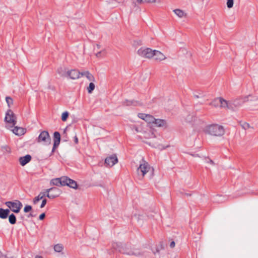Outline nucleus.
<instances>
[{"label": "nucleus", "instance_id": "1", "mask_svg": "<svg viewBox=\"0 0 258 258\" xmlns=\"http://www.w3.org/2000/svg\"><path fill=\"white\" fill-rule=\"evenodd\" d=\"M111 245L113 249L124 254L136 256L143 254V252L140 249L132 248L130 244L128 243L122 244L120 242H113Z\"/></svg>", "mask_w": 258, "mask_h": 258}, {"label": "nucleus", "instance_id": "2", "mask_svg": "<svg viewBox=\"0 0 258 258\" xmlns=\"http://www.w3.org/2000/svg\"><path fill=\"white\" fill-rule=\"evenodd\" d=\"M205 132L212 136H222L225 133V130L222 125L213 124L206 126Z\"/></svg>", "mask_w": 258, "mask_h": 258}, {"label": "nucleus", "instance_id": "3", "mask_svg": "<svg viewBox=\"0 0 258 258\" xmlns=\"http://www.w3.org/2000/svg\"><path fill=\"white\" fill-rule=\"evenodd\" d=\"M250 95L241 97L233 101H227V106H226V109H228L232 111L236 110L238 108L241 106L242 104L248 100V97Z\"/></svg>", "mask_w": 258, "mask_h": 258}, {"label": "nucleus", "instance_id": "4", "mask_svg": "<svg viewBox=\"0 0 258 258\" xmlns=\"http://www.w3.org/2000/svg\"><path fill=\"white\" fill-rule=\"evenodd\" d=\"M5 205L9 208L8 209L15 213H18L23 207L22 203L19 200L8 201L5 203Z\"/></svg>", "mask_w": 258, "mask_h": 258}, {"label": "nucleus", "instance_id": "5", "mask_svg": "<svg viewBox=\"0 0 258 258\" xmlns=\"http://www.w3.org/2000/svg\"><path fill=\"white\" fill-rule=\"evenodd\" d=\"M150 169V166L148 162H146L143 158L139 167L137 169V173L139 176L143 177L146 173H147Z\"/></svg>", "mask_w": 258, "mask_h": 258}, {"label": "nucleus", "instance_id": "6", "mask_svg": "<svg viewBox=\"0 0 258 258\" xmlns=\"http://www.w3.org/2000/svg\"><path fill=\"white\" fill-rule=\"evenodd\" d=\"M37 142L42 143L44 145H48L51 143V138L47 131H42L37 139Z\"/></svg>", "mask_w": 258, "mask_h": 258}, {"label": "nucleus", "instance_id": "7", "mask_svg": "<svg viewBox=\"0 0 258 258\" xmlns=\"http://www.w3.org/2000/svg\"><path fill=\"white\" fill-rule=\"evenodd\" d=\"M138 54L143 57L150 58L153 57V50L149 48H141L138 50Z\"/></svg>", "mask_w": 258, "mask_h": 258}, {"label": "nucleus", "instance_id": "8", "mask_svg": "<svg viewBox=\"0 0 258 258\" xmlns=\"http://www.w3.org/2000/svg\"><path fill=\"white\" fill-rule=\"evenodd\" d=\"M47 197L53 199L59 196L61 190L57 187H53L46 189Z\"/></svg>", "mask_w": 258, "mask_h": 258}, {"label": "nucleus", "instance_id": "9", "mask_svg": "<svg viewBox=\"0 0 258 258\" xmlns=\"http://www.w3.org/2000/svg\"><path fill=\"white\" fill-rule=\"evenodd\" d=\"M210 104L214 107H220L221 108H226L227 106V101L223 98L219 97L213 100Z\"/></svg>", "mask_w": 258, "mask_h": 258}, {"label": "nucleus", "instance_id": "10", "mask_svg": "<svg viewBox=\"0 0 258 258\" xmlns=\"http://www.w3.org/2000/svg\"><path fill=\"white\" fill-rule=\"evenodd\" d=\"M5 120L6 122L12 123L13 125L16 124V116H15L13 112L11 110L9 109L6 114Z\"/></svg>", "mask_w": 258, "mask_h": 258}, {"label": "nucleus", "instance_id": "11", "mask_svg": "<svg viewBox=\"0 0 258 258\" xmlns=\"http://www.w3.org/2000/svg\"><path fill=\"white\" fill-rule=\"evenodd\" d=\"M82 72H80L77 70H72L68 71L67 73V76L73 80H76L80 78L81 76Z\"/></svg>", "mask_w": 258, "mask_h": 258}, {"label": "nucleus", "instance_id": "12", "mask_svg": "<svg viewBox=\"0 0 258 258\" xmlns=\"http://www.w3.org/2000/svg\"><path fill=\"white\" fill-rule=\"evenodd\" d=\"M138 116L140 118L145 120L146 122L149 123H153V121L155 120V118L154 116L150 114L139 113H138Z\"/></svg>", "mask_w": 258, "mask_h": 258}, {"label": "nucleus", "instance_id": "13", "mask_svg": "<svg viewBox=\"0 0 258 258\" xmlns=\"http://www.w3.org/2000/svg\"><path fill=\"white\" fill-rule=\"evenodd\" d=\"M118 161L117 157L115 155H112L107 157L105 160V164L107 166L112 167L115 165Z\"/></svg>", "mask_w": 258, "mask_h": 258}, {"label": "nucleus", "instance_id": "14", "mask_svg": "<svg viewBox=\"0 0 258 258\" xmlns=\"http://www.w3.org/2000/svg\"><path fill=\"white\" fill-rule=\"evenodd\" d=\"M65 176H61L59 178L52 179L50 181V184L56 186H65Z\"/></svg>", "mask_w": 258, "mask_h": 258}, {"label": "nucleus", "instance_id": "15", "mask_svg": "<svg viewBox=\"0 0 258 258\" xmlns=\"http://www.w3.org/2000/svg\"><path fill=\"white\" fill-rule=\"evenodd\" d=\"M64 183L65 185L68 186L71 188L74 189H77L78 187L77 183L76 181L69 178L67 176H65L64 178Z\"/></svg>", "mask_w": 258, "mask_h": 258}, {"label": "nucleus", "instance_id": "16", "mask_svg": "<svg viewBox=\"0 0 258 258\" xmlns=\"http://www.w3.org/2000/svg\"><path fill=\"white\" fill-rule=\"evenodd\" d=\"M154 58L157 61H161L166 58L165 56L160 51L156 50H153Z\"/></svg>", "mask_w": 258, "mask_h": 258}, {"label": "nucleus", "instance_id": "17", "mask_svg": "<svg viewBox=\"0 0 258 258\" xmlns=\"http://www.w3.org/2000/svg\"><path fill=\"white\" fill-rule=\"evenodd\" d=\"M31 156L28 154L25 156L20 157L19 160L20 164L22 166H24L31 161Z\"/></svg>", "mask_w": 258, "mask_h": 258}, {"label": "nucleus", "instance_id": "18", "mask_svg": "<svg viewBox=\"0 0 258 258\" xmlns=\"http://www.w3.org/2000/svg\"><path fill=\"white\" fill-rule=\"evenodd\" d=\"M10 213V210L0 208V218L5 219L8 218Z\"/></svg>", "mask_w": 258, "mask_h": 258}, {"label": "nucleus", "instance_id": "19", "mask_svg": "<svg viewBox=\"0 0 258 258\" xmlns=\"http://www.w3.org/2000/svg\"><path fill=\"white\" fill-rule=\"evenodd\" d=\"M60 141V135L59 132H55L53 134V144L55 146H58L59 145Z\"/></svg>", "mask_w": 258, "mask_h": 258}, {"label": "nucleus", "instance_id": "20", "mask_svg": "<svg viewBox=\"0 0 258 258\" xmlns=\"http://www.w3.org/2000/svg\"><path fill=\"white\" fill-rule=\"evenodd\" d=\"M13 132L16 135L21 136L25 133L24 129L23 127L15 126Z\"/></svg>", "mask_w": 258, "mask_h": 258}, {"label": "nucleus", "instance_id": "21", "mask_svg": "<svg viewBox=\"0 0 258 258\" xmlns=\"http://www.w3.org/2000/svg\"><path fill=\"white\" fill-rule=\"evenodd\" d=\"M81 76H85L89 81H95V78L94 76L88 71H85L82 72Z\"/></svg>", "mask_w": 258, "mask_h": 258}, {"label": "nucleus", "instance_id": "22", "mask_svg": "<svg viewBox=\"0 0 258 258\" xmlns=\"http://www.w3.org/2000/svg\"><path fill=\"white\" fill-rule=\"evenodd\" d=\"M153 123H154L156 126L162 127L166 124V121L163 119L155 118Z\"/></svg>", "mask_w": 258, "mask_h": 258}, {"label": "nucleus", "instance_id": "23", "mask_svg": "<svg viewBox=\"0 0 258 258\" xmlns=\"http://www.w3.org/2000/svg\"><path fill=\"white\" fill-rule=\"evenodd\" d=\"M123 104L126 105V106H129V105L137 106V105H141V103L137 101L126 100L123 102Z\"/></svg>", "mask_w": 258, "mask_h": 258}, {"label": "nucleus", "instance_id": "24", "mask_svg": "<svg viewBox=\"0 0 258 258\" xmlns=\"http://www.w3.org/2000/svg\"><path fill=\"white\" fill-rule=\"evenodd\" d=\"M174 13L180 18L186 17V14L182 10L180 9H175L173 11Z\"/></svg>", "mask_w": 258, "mask_h": 258}, {"label": "nucleus", "instance_id": "25", "mask_svg": "<svg viewBox=\"0 0 258 258\" xmlns=\"http://www.w3.org/2000/svg\"><path fill=\"white\" fill-rule=\"evenodd\" d=\"M9 222L12 225H14L16 223V217L14 214L9 215Z\"/></svg>", "mask_w": 258, "mask_h": 258}, {"label": "nucleus", "instance_id": "26", "mask_svg": "<svg viewBox=\"0 0 258 258\" xmlns=\"http://www.w3.org/2000/svg\"><path fill=\"white\" fill-rule=\"evenodd\" d=\"M45 197V195L41 192L37 197H36L33 201L34 204H37V203L41 200H42Z\"/></svg>", "mask_w": 258, "mask_h": 258}, {"label": "nucleus", "instance_id": "27", "mask_svg": "<svg viewBox=\"0 0 258 258\" xmlns=\"http://www.w3.org/2000/svg\"><path fill=\"white\" fill-rule=\"evenodd\" d=\"M224 197L221 195H216L213 197V201L216 203H222L224 201Z\"/></svg>", "mask_w": 258, "mask_h": 258}, {"label": "nucleus", "instance_id": "28", "mask_svg": "<svg viewBox=\"0 0 258 258\" xmlns=\"http://www.w3.org/2000/svg\"><path fill=\"white\" fill-rule=\"evenodd\" d=\"M63 248V246L61 244H57L54 246V251L57 252H61Z\"/></svg>", "mask_w": 258, "mask_h": 258}, {"label": "nucleus", "instance_id": "29", "mask_svg": "<svg viewBox=\"0 0 258 258\" xmlns=\"http://www.w3.org/2000/svg\"><path fill=\"white\" fill-rule=\"evenodd\" d=\"M95 89V85L93 82H91L87 88V91L89 93H91Z\"/></svg>", "mask_w": 258, "mask_h": 258}, {"label": "nucleus", "instance_id": "30", "mask_svg": "<svg viewBox=\"0 0 258 258\" xmlns=\"http://www.w3.org/2000/svg\"><path fill=\"white\" fill-rule=\"evenodd\" d=\"M138 3L143 4V3H155L156 0H137Z\"/></svg>", "mask_w": 258, "mask_h": 258}, {"label": "nucleus", "instance_id": "31", "mask_svg": "<svg viewBox=\"0 0 258 258\" xmlns=\"http://www.w3.org/2000/svg\"><path fill=\"white\" fill-rule=\"evenodd\" d=\"M6 101L7 103L8 104V106L9 107H10L11 105L13 103V99L9 96L6 97Z\"/></svg>", "mask_w": 258, "mask_h": 258}, {"label": "nucleus", "instance_id": "32", "mask_svg": "<svg viewBox=\"0 0 258 258\" xmlns=\"http://www.w3.org/2000/svg\"><path fill=\"white\" fill-rule=\"evenodd\" d=\"M69 113L68 111L63 112L61 115V120L63 121H66L69 117Z\"/></svg>", "mask_w": 258, "mask_h": 258}, {"label": "nucleus", "instance_id": "33", "mask_svg": "<svg viewBox=\"0 0 258 258\" xmlns=\"http://www.w3.org/2000/svg\"><path fill=\"white\" fill-rule=\"evenodd\" d=\"M234 4L233 0H227V7L228 8L230 9L233 7Z\"/></svg>", "mask_w": 258, "mask_h": 258}, {"label": "nucleus", "instance_id": "34", "mask_svg": "<svg viewBox=\"0 0 258 258\" xmlns=\"http://www.w3.org/2000/svg\"><path fill=\"white\" fill-rule=\"evenodd\" d=\"M106 53L104 50L99 51L96 53V56L97 57H100L105 56Z\"/></svg>", "mask_w": 258, "mask_h": 258}, {"label": "nucleus", "instance_id": "35", "mask_svg": "<svg viewBox=\"0 0 258 258\" xmlns=\"http://www.w3.org/2000/svg\"><path fill=\"white\" fill-rule=\"evenodd\" d=\"M32 210V207L30 205H27L24 207V211L25 213H28Z\"/></svg>", "mask_w": 258, "mask_h": 258}, {"label": "nucleus", "instance_id": "36", "mask_svg": "<svg viewBox=\"0 0 258 258\" xmlns=\"http://www.w3.org/2000/svg\"><path fill=\"white\" fill-rule=\"evenodd\" d=\"M205 162L207 163H210L212 165L215 164L214 161L209 158H205Z\"/></svg>", "mask_w": 258, "mask_h": 258}, {"label": "nucleus", "instance_id": "37", "mask_svg": "<svg viewBox=\"0 0 258 258\" xmlns=\"http://www.w3.org/2000/svg\"><path fill=\"white\" fill-rule=\"evenodd\" d=\"M46 203H47V200H46V199H43V200H42V203H41V205H40V208H43V207L45 206V205H46Z\"/></svg>", "mask_w": 258, "mask_h": 258}, {"label": "nucleus", "instance_id": "38", "mask_svg": "<svg viewBox=\"0 0 258 258\" xmlns=\"http://www.w3.org/2000/svg\"><path fill=\"white\" fill-rule=\"evenodd\" d=\"M243 128H244L245 130L248 128L249 127V124L246 122L243 123V124L242 125Z\"/></svg>", "mask_w": 258, "mask_h": 258}, {"label": "nucleus", "instance_id": "39", "mask_svg": "<svg viewBox=\"0 0 258 258\" xmlns=\"http://www.w3.org/2000/svg\"><path fill=\"white\" fill-rule=\"evenodd\" d=\"M57 73L61 76H64V74L62 72V69L60 68L59 69L57 70Z\"/></svg>", "mask_w": 258, "mask_h": 258}, {"label": "nucleus", "instance_id": "40", "mask_svg": "<svg viewBox=\"0 0 258 258\" xmlns=\"http://www.w3.org/2000/svg\"><path fill=\"white\" fill-rule=\"evenodd\" d=\"M45 217V213H43L40 215L39 218L40 220H42L44 219Z\"/></svg>", "mask_w": 258, "mask_h": 258}, {"label": "nucleus", "instance_id": "41", "mask_svg": "<svg viewBox=\"0 0 258 258\" xmlns=\"http://www.w3.org/2000/svg\"><path fill=\"white\" fill-rule=\"evenodd\" d=\"M74 142L76 144L78 143V138L77 135H75V136L74 137Z\"/></svg>", "mask_w": 258, "mask_h": 258}, {"label": "nucleus", "instance_id": "42", "mask_svg": "<svg viewBox=\"0 0 258 258\" xmlns=\"http://www.w3.org/2000/svg\"><path fill=\"white\" fill-rule=\"evenodd\" d=\"M175 242L174 241H172L170 244V246L171 248H173L174 246H175Z\"/></svg>", "mask_w": 258, "mask_h": 258}, {"label": "nucleus", "instance_id": "43", "mask_svg": "<svg viewBox=\"0 0 258 258\" xmlns=\"http://www.w3.org/2000/svg\"><path fill=\"white\" fill-rule=\"evenodd\" d=\"M0 258H7L6 256L4 255L0 251Z\"/></svg>", "mask_w": 258, "mask_h": 258}, {"label": "nucleus", "instance_id": "44", "mask_svg": "<svg viewBox=\"0 0 258 258\" xmlns=\"http://www.w3.org/2000/svg\"><path fill=\"white\" fill-rule=\"evenodd\" d=\"M57 147L58 146H55L54 144H53V148H52V151H51V153L52 154L54 152L56 148H57Z\"/></svg>", "mask_w": 258, "mask_h": 258}, {"label": "nucleus", "instance_id": "45", "mask_svg": "<svg viewBox=\"0 0 258 258\" xmlns=\"http://www.w3.org/2000/svg\"><path fill=\"white\" fill-rule=\"evenodd\" d=\"M34 216L32 214L30 213V214H29V215L28 216V217H34Z\"/></svg>", "mask_w": 258, "mask_h": 258}, {"label": "nucleus", "instance_id": "46", "mask_svg": "<svg viewBox=\"0 0 258 258\" xmlns=\"http://www.w3.org/2000/svg\"><path fill=\"white\" fill-rule=\"evenodd\" d=\"M42 193L45 195V197H47L46 189H45V191L42 192Z\"/></svg>", "mask_w": 258, "mask_h": 258}, {"label": "nucleus", "instance_id": "47", "mask_svg": "<svg viewBox=\"0 0 258 258\" xmlns=\"http://www.w3.org/2000/svg\"><path fill=\"white\" fill-rule=\"evenodd\" d=\"M35 258H43L41 256L37 255L35 256Z\"/></svg>", "mask_w": 258, "mask_h": 258}, {"label": "nucleus", "instance_id": "48", "mask_svg": "<svg viewBox=\"0 0 258 258\" xmlns=\"http://www.w3.org/2000/svg\"><path fill=\"white\" fill-rule=\"evenodd\" d=\"M96 47H97L98 49L100 48V45L99 44H96Z\"/></svg>", "mask_w": 258, "mask_h": 258}, {"label": "nucleus", "instance_id": "49", "mask_svg": "<svg viewBox=\"0 0 258 258\" xmlns=\"http://www.w3.org/2000/svg\"><path fill=\"white\" fill-rule=\"evenodd\" d=\"M194 96L196 98H199V96L196 95H195Z\"/></svg>", "mask_w": 258, "mask_h": 258}, {"label": "nucleus", "instance_id": "50", "mask_svg": "<svg viewBox=\"0 0 258 258\" xmlns=\"http://www.w3.org/2000/svg\"><path fill=\"white\" fill-rule=\"evenodd\" d=\"M186 195H187V196H190V194H186Z\"/></svg>", "mask_w": 258, "mask_h": 258}]
</instances>
